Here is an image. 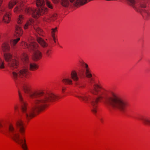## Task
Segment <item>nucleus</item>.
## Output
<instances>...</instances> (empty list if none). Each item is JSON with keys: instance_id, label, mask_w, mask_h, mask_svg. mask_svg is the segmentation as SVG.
Here are the masks:
<instances>
[{"instance_id": "aec40b11", "label": "nucleus", "mask_w": 150, "mask_h": 150, "mask_svg": "<svg viewBox=\"0 0 150 150\" xmlns=\"http://www.w3.org/2000/svg\"><path fill=\"white\" fill-rule=\"evenodd\" d=\"M44 53L47 57H49L51 53V50L50 49H45L44 51Z\"/></svg>"}, {"instance_id": "393cba45", "label": "nucleus", "mask_w": 150, "mask_h": 150, "mask_svg": "<svg viewBox=\"0 0 150 150\" xmlns=\"http://www.w3.org/2000/svg\"><path fill=\"white\" fill-rule=\"evenodd\" d=\"M4 68V65L3 61L0 59V69H3Z\"/></svg>"}, {"instance_id": "473e14b6", "label": "nucleus", "mask_w": 150, "mask_h": 150, "mask_svg": "<svg viewBox=\"0 0 150 150\" xmlns=\"http://www.w3.org/2000/svg\"><path fill=\"white\" fill-rule=\"evenodd\" d=\"M100 121H101L102 122L103 120H102V119H100Z\"/></svg>"}, {"instance_id": "6ab92c4d", "label": "nucleus", "mask_w": 150, "mask_h": 150, "mask_svg": "<svg viewBox=\"0 0 150 150\" xmlns=\"http://www.w3.org/2000/svg\"><path fill=\"white\" fill-rule=\"evenodd\" d=\"M62 81L63 83L67 84H71L72 83V81L70 78H66L63 79Z\"/></svg>"}, {"instance_id": "bb28decb", "label": "nucleus", "mask_w": 150, "mask_h": 150, "mask_svg": "<svg viewBox=\"0 0 150 150\" xmlns=\"http://www.w3.org/2000/svg\"><path fill=\"white\" fill-rule=\"evenodd\" d=\"M3 127V125L0 122V132L4 134H5V132L4 131V130L1 129V128Z\"/></svg>"}, {"instance_id": "f8f14e48", "label": "nucleus", "mask_w": 150, "mask_h": 150, "mask_svg": "<svg viewBox=\"0 0 150 150\" xmlns=\"http://www.w3.org/2000/svg\"><path fill=\"white\" fill-rule=\"evenodd\" d=\"M37 42L43 47H46L48 46V44L41 38L39 37L38 35L36 36Z\"/></svg>"}, {"instance_id": "f03ea898", "label": "nucleus", "mask_w": 150, "mask_h": 150, "mask_svg": "<svg viewBox=\"0 0 150 150\" xmlns=\"http://www.w3.org/2000/svg\"><path fill=\"white\" fill-rule=\"evenodd\" d=\"M20 86L24 92L34 99L33 107L28 108L27 104L23 100L19 89L18 90L19 98L23 115L29 119L33 117L35 113L45 108L50 101L55 100L58 97L52 93L45 94L42 91H31L30 85L27 83H22Z\"/></svg>"}, {"instance_id": "c85d7f7f", "label": "nucleus", "mask_w": 150, "mask_h": 150, "mask_svg": "<svg viewBox=\"0 0 150 150\" xmlns=\"http://www.w3.org/2000/svg\"><path fill=\"white\" fill-rule=\"evenodd\" d=\"M77 74L75 71L73 70L71 71V75H77Z\"/></svg>"}, {"instance_id": "6e6552de", "label": "nucleus", "mask_w": 150, "mask_h": 150, "mask_svg": "<svg viewBox=\"0 0 150 150\" xmlns=\"http://www.w3.org/2000/svg\"><path fill=\"white\" fill-rule=\"evenodd\" d=\"M3 1L2 0H0V7ZM3 14L4 16L2 19V21L5 23H7L10 20V14L9 12H7L4 7L0 8V15Z\"/></svg>"}, {"instance_id": "423d86ee", "label": "nucleus", "mask_w": 150, "mask_h": 150, "mask_svg": "<svg viewBox=\"0 0 150 150\" xmlns=\"http://www.w3.org/2000/svg\"><path fill=\"white\" fill-rule=\"evenodd\" d=\"M22 45L25 48H28L33 51V58L34 60H37L41 57V53L37 49L38 45L36 43L34 42L33 40L30 42L29 43L23 42L22 43Z\"/></svg>"}, {"instance_id": "2eb2a0df", "label": "nucleus", "mask_w": 150, "mask_h": 150, "mask_svg": "<svg viewBox=\"0 0 150 150\" xmlns=\"http://www.w3.org/2000/svg\"><path fill=\"white\" fill-rule=\"evenodd\" d=\"M61 3L63 6L66 8L68 7L71 4L69 0H61Z\"/></svg>"}, {"instance_id": "412c9836", "label": "nucleus", "mask_w": 150, "mask_h": 150, "mask_svg": "<svg viewBox=\"0 0 150 150\" xmlns=\"http://www.w3.org/2000/svg\"><path fill=\"white\" fill-rule=\"evenodd\" d=\"M57 28H52V35L53 38V40L55 42H56V38L54 36L55 35V32L57 31Z\"/></svg>"}, {"instance_id": "39448f33", "label": "nucleus", "mask_w": 150, "mask_h": 150, "mask_svg": "<svg viewBox=\"0 0 150 150\" xmlns=\"http://www.w3.org/2000/svg\"><path fill=\"white\" fill-rule=\"evenodd\" d=\"M36 4L38 7H40L38 10L29 7L25 8V10L26 13L31 14L33 17L37 18L40 15H42L47 12L48 9L43 6L45 4V2L43 0H37Z\"/></svg>"}, {"instance_id": "0eeeda50", "label": "nucleus", "mask_w": 150, "mask_h": 150, "mask_svg": "<svg viewBox=\"0 0 150 150\" xmlns=\"http://www.w3.org/2000/svg\"><path fill=\"white\" fill-rule=\"evenodd\" d=\"M15 36L17 38L10 42V44L12 46H14L19 40V37L21 36L23 33V31L20 25H16V27Z\"/></svg>"}, {"instance_id": "dca6fc26", "label": "nucleus", "mask_w": 150, "mask_h": 150, "mask_svg": "<svg viewBox=\"0 0 150 150\" xmlns=\"http://www.w3.org/2000/svg\"><path fill=\"white\" fill-rule=\"evenodd\" d=\"M23 8L21 6H16L13 10L14 12L16 13H20L23 10Z\"/></svg>"}, {"instance_id": "4be33fe9", "label": "nucleus", "mask_w": 150, "mask_h": 150, "mask_svg": "<svg viewBox=\"0 0 150 150\" xmlns=\"http://www.w3.org/2000/svg\"><path fill=\"white\" fill-rule=\"evenodd\" d=\"M23 18L24 17L23 15H20L19 16L17 21V23L19 25L21 24L22 23Z\"/></svg>"}, {"instance_id": "a211bd4d", "label": "nucleus", "mask_w": 150, "mask_h": 150, "mask_svg": "<svg viewBox=\"0 0 150 150\" xmlns=\"http://www.w3.org/2000/svg\"><path fill=\"white\" fill-rule=\"evenodd\" d=\"M17 3V1L14 0L11 1L9 2L8 4V8L10 9H11Z\"/></svg>"}, {"instance_id": "7ed1b4c3", "label": "nucleus", "mask_w": 150, "mask_h": 150, "mask_svg": "<svg viewBox=\"0 0 150 150\" xmlns=\"http://www.w3.org/2000/svg\"><path fill=\"white\" fill-rule=\"evenodd\" d=\"M16 125L18 130L16 131L12 125H10L9 127V134L16 142L21 146L23 150H28L24 136V123L21 120H19L16 122Z\"/></svg>"}, {"instance_id": "ddd939ff", "label": "nucleus", "mask_w": 150, "mask_h": 150, "mask_svg": "<svg viewBox=\"0 0 150 150\" xmlns=\"http://www.w3.org/2000/svg\"><path fill=\"white\" fill-rule=\"evenodd\" d=\"M139 119L141 120L145 125L150 126V118L148 117H141Z\"/></svg>"}, {"instance_id": "9b49d317", "label": "nucleus", "mask_w": 150, "mask_h": 150, "mask_svg": "<svg viewBox=\"0 0 150 150\" xmlns=\"http://www.w3.org/2000/svg\"><path fill=\"white\" fill-rule=\"evenodd\" d=\"M57 14L55 13L53 14L50 16H47L43 18V20L47 22H50L52 21H53L57 18Z\"/></svg>"}, {"instance_id": "5701e85b", "label": "nucleus", "mask_w": 150, "mask_h": 150, "mask_svg": "<svg viewBox=\"0 0 150 150\" xmlns=\"http://www.w3.org/2000/svg\"><path fill=\"white\" fill-rule=\"evenodd\" d=\"M34 28L36 32H37L39 35H43L42 34V30L41 29L37 26L34 27Z\"/></svg>"}, {"instance_id": "cd10ccee", "label": "nucleus", "mask_w": 150, "mask_h": 150, "mask_svg": "<svg viewBox=\"0 0 150 150\" xmlns=\"http://www.w3.org/2000/svg\"><path fill=\"white\" fill-rule=\"evenodd\" d=\"M87 77L89 79V80L91 82H92V81H93V79L92 77V76H87Z\"/></svg>"}, {"instance_id": "2f4dec72", "label": "nucleus", "mask_w": 150, "mask_h": 150, "mask_svg": "<svg viewBox=\"0 0 150 150\" xmlns=\"http://www.w3.org/2000/svg\"><path fill=\"white\" fill-rule=\"evenodd\" d=\"M66 89V88H63L62 89V91L63 92H64V90H65Z\"/></svg>"}, {"instance_id": "f257e3e1", "label": "nucleus", "mask_w": 150, "mask_h": 150, "mask_svg": "<svg viewBox=\"0 0 150 150\" xmlns=\"http://www.w3.org/2000/svg\"><path fill=\"white\" fill-rule=\"evenodd\" d=\"M93 88L91 92L96 95L98 97L94 98L91 96L86 93H80L75 96L80 100L86 103L90 102L91 110L94 114L97 112L98 101L104 100V102L110 110L120 111L125 112L129 105L127 101L113 95L111 96H106L105 92L101 86L96 82H94Z\"/></svg>"}, {"instance_id": "f3484780", "label": "nucleus", "mask_w": 150, "mask_h": 150, "mask_svg": "<svg viewBox=\"0 0 150 150\" xmlns=\"http://www.w3.org/2000/svg\"><path fill=\"white\" fill-rule=\"evenodd\" d=\"M12 78L14 79L16 83L24 79L23 77L22 76H13Z\"/></svg>"}, {"instance_id": "1a4fd4ad", "label": "nucleus", "mask_w": 150, "mask_h": 150, "mask_svg": "<svg viewBox=\"0 0 150 150\" xmlns=\"http://www.w3.org/2000/svg\"><path fill=\"white\" fill-rule=\"evenodd\" d=\"M23 57L22 59L23 60V63L24 66L23 68L19 71V73L20 74L19 75H20V74H29V72L28 70V66L27 65V64L28 61V59L27 58V56L24 54Z\"/></svg>"}, {"instance_id": "b1692460", "label": "nucleus", "mask_w": 150, "mask_h": 150, "mask_svg": "<svg viewBox=\"0 0 150 150\" xmlns=\"http://www.w3.org/2000/svg\"><path fill=\"white\" fill-rule=\"evenodd\" d=\"M46 4V5L49 8L52 9L53 6L51 2L48 0H46L45 1Z\"/></svg>"}, {"instance_id": "9d476101", "label": "nucleus", "mask_w": 150, "mask_h": 150, "mask_svg": "<svg viewBox=\"0 0 150 150\" xmlns=\"http://www.w3.org/2000/svg\"><path fill=\"white\" fill-rule=\"evenodd\" d=\"M80 62L81 65L83 68V75H93L94 74L87 64L83 61H81Z\"/></svg>"}, {"instance_id": "7c9ffc66", "label": "nucleus", "mask_w": 150, "mask_h": 150, "mask_svg": "<svg viewBox=\"0 0 150 150\" xmlns=\"http://www.w3.org/2000/svg\"><path fill=\"white\" fill-rule=\"evenodd\" d=\"M12 73L13 74V75H17V74L14 71H13Z\"/></svg>"}, {"instance_id": "20e7f679", "label": "nucleus", "mask_w": 150, "mask_h": 150, "mask_svg": "<svg viewBox=\"0 0 150 150\" xmlns=\"http://www.w3.org/2000/svg\"><path fill=\"white\" fill-rule=\"evenodd\" d=\"M2 50L4 52V56L5 60L8 62L9 66L11 69L16 68L19 64V61L21 60L23 62V60L22 58L24 54L27 56V58L28 59V62L27 64L28 65V68L29 67L30 70H33L37 69L38 67V66L34 63H32L29 62L28 56V55L25 53H23L20 58H17L14 60L12 59V56L10 54L8 53L10 49V47L9 45L7 43H4L2 46Z\"/></svg>"}, {"instance_id": "a878e982", "label": "nucleus", "mask_w": 150, "mask_h": 150, "mask_svg": "<svg viewBox=\"0 0 150 150\" xmlns=\"http://www.w3.org/2000/svg\"><path fill=\"white\" fill-rule=\"evenodd\" d=\"M77 76H71V78L74 81H76L78 79V78Z\"/></svg>"}, {"instance_id": "c756f323", "label": "nucleus", "mask_w": 150, "mask_h": 150, "mask_svg": "<svg viewBox=\"0 0 150 150\" xmlns=\"http://www.w3.org/2000/svg\"><path fill=\"white\" fill-rule=\"evenodd\" d=\"M18 107L17 105H15L14 107V108L15 110H16L17 109H18Z\"/></svg>"}, {"instance_id": "4468645a", "label": "nucleus", "mask_w": 150, "mask_h": 150, "mask_svg": "<svg viewBox=\"0 0 150 150\" xmlns=\"http://www.w3.org/2000/svg\"><path fill=\"white\" fill-rule=\"evenodd\" d=\"M34 21L33 19H30L24 25V27L25 29H26L28 26L33 25H34Z\"/></svg>"}]
</instances>
